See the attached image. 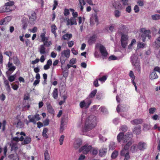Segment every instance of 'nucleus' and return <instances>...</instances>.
Instances as JSON below:
<instances>
[{
    "mask_svg": "<svg viewBox=\"0 0 160 160\" xmlns=\"http://www.w3.org/2000/svg\"><path fill=\"white\" fill-rule=\"evenodd\" d=\"M97 118L94 115H91L87 118L85 126V131H89L96 125Z\"/></svg>",
    "mask_w": 160,
    "mask_h": 160,
    "instance_id": "obj_1",
    "label": "nucleus"
},
{
    "mask_svg": "<svg viewBox=\"0 0 160 160\" xmlns=\"http://www.w3.org/2000/svg\"><path fill=\"white\" fill-rule=\"evenodd\" d=\"M124 132H121L117 136V139L118 142H120L122 140L123 143L128 142L130 141L132 135L131 132H128L124 135Z\"/></svg>",
    "mask_w": 160,
    "mask_h": 160,
    "instance_id": "obj_2",
    "label": "nucleus"
},
{
    "mask_svg": "<svg viewBox=\"0 0 160 160\" xmlns=\"http://www.w3.org/2000/svg\"><path fill=\"white\" fill-rule=\"evenodd\" d=\"M70 50L67 49L62 51L61 53L60 57V62L62 64H64L66 60L70 56Z\"/></svg>",
    "mask_w": 160,
    "mask_h": 160,
    "instance_id": "obj_3",
    "label": "nucleus"
},
{
    "mask_svg": "<svg viewBox=\"0 0 160 160\" xmlns=\"http://www.w3.org/2000/svg\"><path fill=\"white\" fill-rule=\"evenodd\" d=\"M131 61L132 64L134 66L137 70L138 71H140V67L139 64V61L138 60V57L135 55L131 57Z\"/></svg>",
    "mask_w": 160,
    "mask_h": 160,
    "instance_id": "obj_4",
    "label": "nucleus"
},
{
    "mask_svg": "<svg viewBox=\"0 0 160 160\" xmlns=\"http://www.w3.org/2000/svg\"><path fill=\"white\" fill-rule=\"evenodd\" d=\"M141 32L143 33L141 35L142 40L143 42H145L146 37H148L149 39L151 38L150 35L151 31L150 30H146L144 28H142L141 29Z\"/></svg>",
    "mask_w": 160,
    "mask_h": 160,
    "instance_id": "obj_5",
    "label": "nucleus"
},
{
    "mask_svg": "<svg viewBox=\"0 0 160 160\" xmlns=\"http://www.w3.org/2000/svg\"><path fill=\"white\" fill-rule=\"evenodd\" d=\"M68 122V117L67 116H63L61 122V125L60 128V132H62L64 130Z\"/></svg>",
    "mask_w": 160,
    "mask_h": 160,
    "instance_id": "obj_6",
    "label": "nucleus"
},
{
    "mask_svg": "<svg viewBox=\"0 0 160 160\" xmlns=\"http://www.w3.org/2000/svg\"><path fill=\"white\" fill-rule=\"evenodd\" d=\"M96 48H99L102 55L104 58L107 57L108 55V52L105 47L102 45L100 44H97L96 45Z\"/></svg>",
    "mask_w": 160,
    "mask_h": 160,
    "instance_id": "obj_7",
    "label": "nucleus"
},
{
    "mask_svg": "<svg viewBox=\"0 0 160 160\" xmlns=\"http://www.w3.org/2000/svg\"><path fill=\"white\" fill-rule=\"evenodd\" d=\"M131 141L128 142L124 146L123 148L120 152V155L122 156H124L125 155L129 153L128 149L129 146L132 144Z\"/></svg>",
    "mask_w": 160,
    "mask_h": 160,
    "instance_id": "obj_8",
    "label": "nucleus"
},
{
    "mask_svg": "<svg viewBox=\"0 0 160 160\" xmlns=\"http://www.w3.org/2000/svg\"><path fill=\"white\" fill-rule=\"evenodd\" d=\"M92 148L91 146L86 144L79 149V151L82 152L84 154H87L90 151Z\"/></svg>",
    "mask_w": 160,
    "mask_h": 160,
    "instance_id": "obj_9",
    "label": "nucleus"
},
{
    "mask_svg": "<svg viewBox=\"0 0 160 160\" xmlns=\"http://www.w3.org/2000/svg\"><path fill=\"white\" fill-rule=\"evenodd\" d=\"M6 67L8 68V70L6 73L7 75L11 74L16 68V67L13 65L12 63L10 61L8 62Z\"/></svg>",
    "mask_w": 160,
    "mask_h": 160,
    "instance_id": "obj_10",
    "label": "nucleus"
},
{
    "mask_svg": "<svg viewBox=\"0 0 160 160\" xmlns=\"http://www.w3.org/2000/svg\"><path fill=\"white\" fill-rule=\"evenodd\" d=\"M28 118L29 119V122H32L34 124L36 123V121H39L40 119L39 115L38 114H36L34 116L29 115Z\"/></svg>",
    "mask_w": 160,
    "mask_h": 160,
    "instance_id": "obj_11",
    "label": "nucleus"
},
{
    "mask_svg": "<svg viewBox=\"0 0 160 160\" xmlns=\"http://www.w3.org/2000/svg\"><path fill=\"white\" fill-rule=\"evenodd\" d=\"M91 103V100L88 101L86 100L81 102L79 104V106L81 108H88Z\"/></svg>",
    "mask_w": 160,
    "mask_h": 160,
    "instance_id": "obj_12",
    "label": "nucleus"
},
{
    "mask_svg": "<svg viewBox=\"0 0 160 160\" xmlns=\"http://www.w3.org/2000/svg\"><path fill=\"white\" fill-rule=\"evenodd\" d=\"M82 143L81 140L80 138H77L75 139L73 144L74 148L76 149L79 148Z\"/></svg>",
    "mask_w": 160,
    "mask_h": 160,
    "instance_id": "obj_13",
    "label": "nucleus"
},
{
    "mask_svg": "<svg viewBox=\"0 0 160 160\" xmlns=\"http://www.w3.org/2000/svg\"><path fill=\"white\" fill-rule=\"evenodd\" d=\"M36 15L35 12H32L31 16L29 17V22L30 24H33L35 23L36 19Z\"/></svg>",
    "mask_w": 160,
    "mask_h": 160,
    "instance_id": "obj_14",
    "label": "nucleus"
},
{
    "mask_svg": "<svg viewBox=\"0 0 160 160\" xmlns=\"http://www.w3.org/2000/svg\"><path fill=\"white\" fill-rule=\"evenodd\" d=\"M3 80L4 83L5 85L6 90L8 93H9L11 91V89L9 84V82L7 80L5 79V77L3 78Z\"/></svg>",
    "mask_w": 160,
    "mask_h": 160,
    "instance_id": "obj_15",
    "label": "nucleus"
},
{
    "mask_svg": "<svg viewBox=\"0 0 160 160\" xmlns=\"http://www.w3.org/2000/svg\"><path fill=\"white\" fill-rule=\"evenodd\" d=\"M147 145L146 143L144 142H139L138 144V148L140 150L143 151L146 148Z\"/></svg>",
    "mask_w": 160,
    "mask_h": 160,
    "instance_id": "obj_16",
    "label": "nucleus"
},
{
    "mask_svg": "<svg viewBox=\"0 0 160 160\" xmlns=\"http://www.w3.org/2000/svg\"><path fill=\"white\" fill-rule=\"evenodd\" d=\"M97 36L95 35H93L90 37L88 41V43L90 45H92L95 42Z\"/></svg>",
    "mask_w": 160,
    "mask_h": 160,
    "instance_id": "obj_17",
    "label": "nucleus"
},
{
    "mask_svg": "<svg viewBox=\"0 0 160 160\" xmlns=\"http://www.w3.org/2000/svg\"><path fill=\"white\" fill-rule=\"evenodd\" d=\"M77 25V22L76 21V19L74 18H71L70 19H68L67 20V25Z\"/></svg>",
    "mask_w": 160,
    "mask_h": 160,
    "instance_id": "obj_18",
    "label": "nucleus"
},
{
    "mask_svg": "<svg viewBox=\"0 0 160 160\" xmlns=\"http://www.w3.org/2000/svg\"><path fill=\"white\" fill-rule=\"evenodd\" d=\"M107 152V148H102L100 149L99 151V155L102 157L106 155Z\"/></svg>",
    "mask_w": 160,
    "mask_h": 160,
    "instance_id": "obj_19",
    "label": "nucleus"
},
{
    "mask_svg": "<svg viewBox=\"0 0 160 160\" xmlns=\"http://www.w3.org/2000/svg\"><path fill=\"white\" fill-rule=\"evenodd\" d=\"M126 107V106L125 105H118L117 106V112H121L122 111H125L127 110V109H126L124 108H125ZM127 108H128L127 107Z\"/></svg>",
    "mask_w": 160,
    "mask_h": 160,
    "instance_id": "obj_20",
    "label": "nucleus"
},
{
    "mask_svg": "<svg viewBox=\"0 0 160 160\" xmlns=\"http://www.w3.org/2000/svg\"><path fill=\"white\" fill-rule=\"evenodd\" d=\"M41 54H45L46 53V49L44 45H41L38 48Z\"/></svg>",
    "mask_w": 160,
    "mask_h": 160,
    "instance_id": "obj_21",
    "label": "nucleus"
},
{
    "mask_svg": "<svg viewBox=\"0 0 160 160\" xmlns=\"http://www.w3.org/2000/svg\"><path fill=\"white\" fill-rule=\"evenodd\" d=\"M143 121L141 119H135L131 121V123L133 125L141 124Z\"/></svg>",
    "mask_w": 160,
    "mask_h": 160,
    "instance_id": "obj_22",
    "label": "nucleus"
},
{
    "mask_svg": "<svg viewBox=\"0 0 160 160\" xmlns=\"http://www.w3.org/2000/svg\"><path fill=\"white\" fill-rule=\"evenodd\" d=\"M17 144V142H13V141H12L11 144H10V146H11V150H17L18 149Z\"/></svg>",
    "mask_w": 160,
    "mask_h": 160,
    "instance_id": "obj_23",
    "label": "nucleus"
},
{
    "mask_svg": "<svg viewBox=\"0 0 160 160\" xmlns=\"http://www.w3.org/2000/svg\"><path fill=\"white\" fill-rule=\"evenodd\" d=\"M94 20L96 22H98V16L97 15H95L94 16L92 17L90 19V24H93V21Z\"/></svg>",
    "mask_w": 160,
    "mask_h": 160,
    "instance_id": "obj_24",
    "label": "nucleus"
},
{
    "mask_svg": "<svg viewBox=\"0 0 160 160\" xmlns=\"http://www.w3.org/2000/svg\"><path fill=\"white\" fill-rule=\"evenodd\" d=\"M151 128V125L146 123L143 124V130L144 131H146L149 130Z\"/></svg>",
    "mask_w": 160,
    "mask_h": 160,
    "instance_id": "obj_25",
    "label": "nucleus"
},
{
    "mask_svg": "<svg viewBox=\"0 0 160 160\" xmlns=\"http://www.w3.org/2000/svg\"><path fill=\"white\" fill-rule=\"evenodd\" d=\"M158 76L155 72H153L150 75V78L151 79H154L158 78Z\"/></svg>",
    "mask_w": 160,
    "mask_h": 160,
    "instance_id": "obj_26",
    "label": "nucleus"
},
{
    "mask_svg": "<svg viewBox=\"0 0 160 160\" xmlns=\"http://www.w3.org/2000/svg\"><path fill=\"white\" fill-rule=\"evenodd\" d=\"M44 154L45 160H50V156L47 150L45 151Z\"/></svg>",
    "mask_w": 160,
    "mask_h": 160,
    "instance_id": "obj_27",
    "label": "nucleus"
},
{
    "mask_svg": "<svg viewBox=\"0 0 160 160\" xmlns=\"http://www.w3.org/2000/svg\"><path fill=\"white\" fill-rule=\"evenodd\" d=\"M8 78V80L10 82H12L14 81L15 78L16 77V74H15L13 75L9 76V75H7Z\"/></svg>",
    "mask_w": 160,
    "mask_h": 160,
    "instance_id": "obj_28",
    "label": "nucleus"
},
{
    "mask_svg": "<svg viewBox=\"0 0 160 160\" xmlns=\"http://www.w3.org/2000/svg\"><path fill=\"white\" fill-rule=\"evenodd\" d=\"M72 37V34H67L62 36V38L64 40H68Z\"/></svg>",
    "mask_w": 160,
    "mask_h": 160,
    "instance_id": "obj_29",
    "label": "nucleus"
},
{
    "mask_svg": "<svg viewBox=\"0 0 160 160\" xmlns=\"http://www.w3.org/2000/svg\"><path fill=\"white\" fill-rule=\"evenodd\" d=\"M133 132L137 134H139L141 132V128L140 127H135L133 130Z\"/></svg>",
    "mask_w": 160,
    "mask_h": 160,
    "instance_id": "obj_30",
    "label": "nucleus"
},
{
    "mask_svg": "<svg viewBox=\"0 0 160 160\" xmlns=\"http://www.w3.org/2000/svg\"><path fill=\"white\" fill-rule=\"evenodd\" d=\"M31 141V139L29 136L26 137L23 142L24 144H27L29 143Z\"/></svg>",
    "mask_w": 160,
    "mask_h": 160,
    "instance_id": "obj_31",
    "label": "nucleus"
},
{
    "mask_svg": "<svg viewBox=\"0 0 160 160\" xmlns=\"http://www.w3.org/2000/svg\"><path fill=\"white\" fill-rule=\"evenodd\" d=\"M53 97L55 99L57 98L58 96V91L57 88H54L53 91Z\"/></svg>",
    "mask_w": 160,
    "mask_h": 160,
    "instance_id": "obj_32",
    "label": "nucleus"
},
{
    "mask_svg": "<svg viewBox=\"0 0 160 160\" xmlns=\"http://www.w3.org/2000/svg\"><path fill=\"white\" fill-rule=\"evenodd\" d=\"M78 1L80 6V10L82 11L83 9V6L85 5L86 2L84 0H78Z\"/></svg>",
    "mask_w": 160,
    "mask_h": 160,
    "instance_id": "obj_33",
    "label": "nucleus"
},
{
    "mask_svg": "<svg viewBox=\"0 0 160 160\" xmlns=\"http://www.w3.org/2000/svg\"><path fill=\"white\" fill-rule=\"evenodd\" d=\"M51 32L53 33L56 37L57 33L56 32V30L57 29V28L56 25L54 24L52 25L51 26Z\"/></svg>",
    "mask_w": 160,
    "mask_h": 160,
    "instance_id": "obj_34",
    "label": "nucleus"
},
{
    "mask_svg": "<svg viewBox=\"0 0 160 160\" xmlns=\"http://www.w3.org/2000/svg\"><path fill=\"white\" fill-rule=\"evenodd\" d=\"M13 63L16 66H18L20 64V62L19 60L18 59L17 57H14L13 58Z\"/></svg>",
    "mask_w": 160,
    "mask_h": 160,
    "instance_id": "obj_35",
    "label": "nucleus"
},
{
    "mask_svg": "<svg viewBox=\"0 0 160 160\" xmlns=\"http://www.w3.org/2000/svg\"><path fill=\"white\" fill-rule=\"evenodd\" d=\"M116 147V145L114 142H110L109 145V149L113 150Z\"/></svg>",
    "mask_w": 160,
    "mask_h": 160,
    "instance_id": "obj_36",
    "label": "nucleus"
},
{
    "mask_svg": "<svg viewBox=\"0 0 160 160\" xmlns=\"http://www.w3.org/2000/svg\"><path fill=\"white\" fill-rule=\"evenodd\" d=\"M97 91V90L96 89L92 91L90 94L89 97L90 98H92L94 97L96 94Z\"/></svg>",
    "mask_w": 160,
    "mask_h": 160,
    "instance_id": "obj_37",
    "label": "nucleus"
},
{
    "mask_svg": "<svg viewBox=\"0 0 160 160\" xmlns=\"http://www.w3.org/2000/svg\"><path fill=\"white\" fill-rule=\"evenodd\" d=\"M48 131V129L46 128H44L42 132V136L46 138H48V136L47 134V133Z\"/></svg>",
    "mask_w": 160,
    "mask_h": 160,
    "instance_id": "obj_38",
    "label": "nucleus"
},
{
    "mask_svg": "<svg viewBox=\"0 0 160 160\" xmlns=\"http://www.w3.org/2000/svg\"><path fill=\"white\" fill-rule=\"evenodd\" d=\"M99 110L102 113L106 114L108 112L107 109L104 106H102L99 109Z\"/></svg>",
    "mask_w": 160,
    "mask_h": 160,
    "instance_id": "obj_39",
    "label": "nucleus"
},
{
    "mask_svg": "<svg viewBox=\"0 0 160 160\" xmlns=\"http://www.w3.org/2000/svg\"><path fill=\"white\" fill-rule=\"evenodd\" d=\"M47 109L48 112L50 113L53 114L54 113V110L52 106L50 105H48L47 106Z\"/></svg>",
    "mask_w": 160,
    "mask_h": 160,
    "instance_id": "obj_40",
    "label": "nucleus"
},
{
    "mask_svg": "<svg viewBox=\"0 0 160 160\" xmlns=\"http://www.w3.org/2000/svg\"><path fill=\"white\" fill-rule=\"evenodd\" d=\"M118 152L117 151H114L112 153L111 157L112 159H115L118 156Z\"/></svg>",
    "mask_w": 160,
    "mask_h": 160,
    "instance_id": "obj_41",
    "label": "nucleus"
},
{
    "mask_svg": "<svg viewBox=\"0 0 160 160\" xmlns=\"http://www.w3.org/2000/svg\"><path fill=\"white\" fill-rule=\"evenodd\" d=\"M121 15V12L118 10H116L114 11V15L116 18H119Z\"/></svg>",
    "mask_w": 160,
    "mask_h": 160,
    "instance_id": "obj_42",
    "label": "nucleus"
},
{
    "mask_svg": "<svg viewBox=\"0 0 160 160\" xmlns=\"http://www.w3.org/2000/svg\"><path fill=\"white\" fill-rule=\"evenodd\" d=\"M152 18L154 20H157L160 19V15L155 14L152 16Z\"/></svg>",
    "mask_w": 160,
    "mask_h": 160,
    "instance_id": "obj_43",
    "label": "nucleus"
},
{
    "mask_svg": "<svg viewBox=\"0 0 160 160\" xmlns=\"http://www.w3.org/2000/svg\"><path fill=\"white\" fill-rule=\"evenodd\" d=\"M92 150L90 152H91L92 154L94 155H96L98 152V149L96 148H92Z\"/></svg>",
    "mask_w": 160,
    "mask_h": 160,
    "instance_id": "obj_44",
    "label": "nucleus"
},
{
    "mask_svg": "<svg viewBox=\"0 0 160 160\" xmlns=\"http://www.w3.org/2000/svg\"><path fill=\"white\" fill-rule=\"evenodd\" d=\"M128 38L127 35L124 34H122V35L121 40L128 41Z\"/></svg>",
    "mask_w": 160,
    "mask_h": 160,
    "instance_id": "obj_45",
    "label": "nucleus"
},
{
    "mask_svg": "<svg viewBox=\"0 0 160 160\" xmlns=\"http://www.w3.org/2000/svg\"><path fill=\"white\" fill-rule=\"evenodd\" d=\"M120 129L123 132H126L128 129V128L126 125H123L120 128Z\"/></svg>",
    "mask_w": 160,
    "mask_h": 160,
    "instance_id": "obj_46",
    "label": "nucleus"
},
{
    "mask_svg": "<svg viewBox=\"0 0 160 160\" xmlns=\"http://www.w3.org/2000/svg\"><path fill=\"white\" fill-rule=\"evenodd\" d=\"M122 47L125 48L128 44V41L121 40Z\"/></svg>",
    "mask_w": 160,
    "mask_h": 160,
    "instance_id": "obj_47",
    "label": "nucleus"
},
{
    "mask_svg": "<svg viewBox=\"0 0 160 160\" xmlns=\"http://www.w3.org/2000/svg\"><path fill=\"white\" fill-rule=\"evenodd\" d=\"M14 4V2L13 1H11L5 3V6L10 7L12 6Z\"/></svg>",
    "mask_w": 160,
    "mask_h": 160,
    "instance_id": "obj_48",
    "label": "nucleus"
},
{
    "mask_svg": "<svg viewBox=\"0 0 160 160\" xmlns=\"http://www.w3.org/2000/svg\"><path fill=\"white\" fill-rule=\"evenodd\" d=\"M156 110V109L155 108H151L149 109V113L150 114H153L154 113Z\"/></svg>",
    "mask_w": 160,
    "mask_h": 160,
    "instance_id": "obj_49",
    "label": "nucleus"
},
{
    "mask_svg": "<svg viewBox=\"0 0 160 160\" xmlns=\"http://www.w3.org/2000/svg\"><path fill=\"white\" fill-rule=\"evenodd\" d=\"M155 43L157 45V47H160V36L156 39Z\"/></svg>",
    "mask_w": 160,
    "mask_h": 160,
    "instance_id": "obj_50",
    "label": "nucleus"
},
{
    "mask_svg": "<svg viewBox=\"0 0 160 160\" xmlns=\"http://www.w3.org/2000/svg\"><path fill=\"white\" fill-rule=\"evenodd\" d=\"M52 44V42L51 41H48V42H45L43 45H44V46L45 47L46 46V47H49Z\"/></svg>",
    "mask_w": 160,
    "mask_h": 160,
    "instance_id": "obj_51",
    "label": "nucleus"
},
{
    "mask_svg": "<svg viewBox=\"0 0 160 160\" xmlns=\"http://www.w3.org/2000/svg\"><path fill=\"white\" fill-rule=\"evenodd\" d=\"M144 46L145 44L144 43L142 42H139L137 45V48L139 49L143 48L144 47Z\"/></svg>",
    "mask_w": 160,
    "mask_h": 160,
    "instance_id": "obj_52",
    "label": "nucleus"
},
{
    "mask_svg": "<svg viewBox=\"0 0 160 160\" xmlns=\"http://www.w3.org/2000/svg\"><path fill=\"white\" fill-rule=\"evenodd\" d=\"M4 53L9 57V59L10 60L11 58L10 57H11L12 55V52L11 51H6Z\"/></svg>",
    "mask_w": 160,
    "mask_h": 160,
    "instance_id": "obj_53",
    "label": "nucleus"
},
{
    "mask_svg": "<svg viewBox=\"0 0 160 160\" xmlns=\"http://www.w3.org/2000/svg\"><path fill=\"white\" fill-rule=\"evenodd\" d=\"M107 78V76H104L101 78H99L98 79V80L101 82H104L106 80Z\"/></svg>",
    "mask_w": 160,
    "mask_h": 160,
    "instance_id": "obj_54",
    "label": "nucleus"
},
{
    "mask_svg": "<svg viewBox=\"0 0 160 160\" xmlns=\"http://www.w3.org/2000/svg\"><path fill=\"white\" fill-rule=\"evenodd\" d=\"M129 76L130 78H132V79H135V77L133 74V72L132 71H130L129 73Z\"/></svg>",
    "mask_w": 160,
    "mask_h": 160,
    "instance_id": "obj_55",
    "label": "nucleus"
},
{
    "mask_svg": "<svg viewBox=\"0 0 160 160\" xmlns=\"http://www.w3.org/2000/svg\"><path fill=\"white\" fill-rule=\"evenodd\" d=\"M64 138V136L63 135H62L59 139V141L60 142V145H62L63 144V141Z\"/></svg>",
    "mask_w": 160,
    "mask_h": 160,
    "instance_id": "obj_56",
    "label": "nucleus"
},
{
    "mask_svg": "<svg viewBox=\"0 0 160 160\" xmlns=\"http://www.w3.org/2000/svg\"><path fill=\"white\" fill-rule=\"evenodd\" d=\"M49 119H46L43 122L44 126H48L49 124Z\"/></svg>",
    "mask_w": 160,
    "mask_h": 160,
    "instance_id": "obj_57",
    "label": "nucleus"
},
{
    "mask_svg": "<svg viewBox=\"0 0 160 160\" xmlns=\"http://www.w3.org/2000/svg\"><path fill=\"white\" fill-rule=\"evenodd\" d=\"M12 18L10 16H8L5 17L4 19V20L6 22H9L11 19Z\"/></svg>",
    "mask_w": 160,
    "mask_h": 160,
    "instance_id": "obj_58",
    "label": "nucleus"
},
{
    "mask_svg": "<svg viewBox=\"0 0 160 160\" xmlns=\"http://www.w3.org/2000/svg\"><path fill=\"white\" fill-rule=\"evenodd\" d=\"M131 150L132 152H135L137 151L136 145H133L131 148Z\"/></svg>",
    "mask_w": 160,
    "mask_h": 160,
    "instance_id": "obj_59",
    "label": "nucleus"
},
{
    "mask_svg": "<svg viewBox=\"0 0 160 160\" xmlns=\"http://www.w3.org/2000/svg\"><path fill=\"white\" fill-rule=\"evenodd\" d=\"M23 126L22 123L21 121H19L17 124V127L18 128H21Z\"/></svg>",
    "mask_w": 160,
    "mask_h": 160,
    "instance_id": "obj_60",
    "label": "nucleus"
},
{
    "mask_svg": "<svg viewBox=\"0 0 160 160\" xmlns=\"http://www.w3.org/2000/svg\"><path fill=\"white\" fill-rule=\"evenodd\" d=\"M76 62V59L75 58H72L70 61L69 63L73 65Z\"/></svg>",
    "mask_w": 160,
    "mask_h": 160,
    "instance_id": "obj_61",
    "label": "nucleus"
},
{
    "mask_svg": "<svg viewBox=\"0 0 160 160\" xmlns=\"http://www.w3.org/2000/svg\"><path fill=\"white\" fill-rule=\"evenodd\" d=\"M137 3L138 4V5L141 7H142L144 5L143 2L140 0L138 1Z\"/></svg>",
    "mask_w": 160,
    "mask_h": 160,
    "instance_id": "obj_62",
    "label": "nucleus"
},
{
    "mask_svg": "<svg viewBox=\"0 0 160 160\" xmlns=\"http://www.w3.org/2000/svg\"><path fill=\"white\" fill-rule=\"evenodd\" d=\"M99 107V105H94L92 106L91 108V109L92 111H94L97 109Z\"/></svg>",
    "mask_w": 160,
    "mask_h": 160,
    "instance_id": "obj_63",
    "label": "nucleus"
},
{
    "mask_svg": "<svg viewBox=\"0 0 160 160\" xmlns=\"http://www.w3.org/2000/svg\"><path fill=\"white\" fill-rule=\"evenodd\" d=\"M124 156L125 157L124 160H128V159L130 158V156L129 155V152L128 154L125 155H124Z\"/></svg>",
    "mask_w": 160,
    "mask_h": 160,
    "instance_id": "obj_64",
    "label": "nucleus"
}]
</instances>
